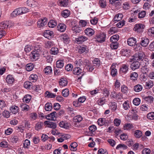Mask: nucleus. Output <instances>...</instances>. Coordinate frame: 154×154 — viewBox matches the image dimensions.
Segmentation results:
<instances>
[{
  "label": "nucleus",
  "mask_w": 154,
  "mask_h": 154,
  "mask_svg": "<svg viewBox=\"0 0 154 154\" xmlns=\"http://www.w3.org/2000/svg\"><path fill=\"white\" fill-rule=\"evenodd\" d=\"M41 49L42 47L40 45H37L34 47L33 49L29 54L30 58L32 61H36L39 58L40 56L39 52Z\"/></svg>",
  "instance_id": "1"
},
{
  "label": "nucleus",
  "mask_w": 154,
  "mask_h": 154,
  "mask_svg": "<svg viewBox=\"0 0 154 154\" xmlns=\"http://www.w3.org/2000/svg\"><path fill=\"white\" fill-rule=\"evenodd\" d=\"M106 37V33L104 32H101L96 34L94 39L96 43H102L105 41Z\"/></svg>",
  "instance_id": "2"
},
{
  "label": "nucleus",
  "mask_w": 154,
  "mask_h": 154,
  "mask_svg": "<svg viewBox=\"0 0 154 154\" xmlns=\"http://www.w3.org/2000/svg\"><path fill=\"white\" fill-rule=\"evenodd\" d=\"M129 65L128 64H122L119 69V72L121 75L125 74L129 71Z\"/></svg>",
  "instance_id": "3"
},
{
  "label": "nucleus",
  "mask_w": 154,
  "mask_h": 154,
  "mask_svg": "<svg viewBox=\"0 0 154 154\" xmlns=\"http://www.w3.org/2000/svg\"><path fill=\"white\" fill-rule=\"evenodd\" d=\"M145 55L143 52H140L135 53L134 56V60L140 62L145 57Z\"/></svg>",
  "instance_id": "4"
},
{
  "label": "nucleus",
  "mask_w": 154,
  "mask_h": 154,
  "mask_svg": "<svg viewBox=\"0 0 154 154\" xmlns=\"http://www.w3.org/2000/svg\"><path fill=\"white\" fill-rule=\"evenodd\" d=\"M88 39L87 37L81 35L78 36L77 38H75V42L78 44L82 43L85 41H86Z\"/></svg>",
  "instance_id": "5"
},
{
  "label": "nucleus",
  "mask_w": 154,
  "mask_h": 154,
  "mask_svg": "<svg viewBox=\"0 0 154 154\" xmlns=\"http://www.w3.org/2000/svg\"><path fill=\"white\" fill-rule=\"evenodd\" d=\"M86 98L85 96L80 97L78 99V100L73 101V104L75 106H79L80 105V103H84L86 100Z\"/></svg>",
  "instance_id": "6"
},
{
  "label": "nucleus",
  "mask_w": 154,
  "mask_h": 154,
  "mask_svg": "<svg viewBox=\"0 0 154 154\" xmlns=\"http://www.w3.org/2000/svg\"><path fill=\"white\" fill-rule=\"evenodd\" d=\"M145 28V26L142 23H138L135 24L134 28V30L139 33L142 32Z\"/></svg>",
  "instance_id": "7"
},
{
  "label": "nucleus",
  "mask_w": 154,
  "mask_h": 154,
  "mask_svg": "<svg viewBox=\"0 0 154 154\" xmlns=\"http://www.w3.org/2000/svg\"><path fill=\"white\" fill-rule=\"evenodd\" d=\"M140 65V62L134 60L133 62L130 65V68L133 70H135L139 68Z\"/></svg>",
  "instance_id": "8"
},
{
  "label": "nucleus",
  "mask_w": 154,
  "mask_h": 154,
  "mask_svg": "<svg viewBox=\"0 0 154 154\" xmlns=\"http://www.w3.org/2000/svg\"><path fill=\"white\" fill-rule=\"evenodd\" d=\"M131 51L130 50L125 48L122 49L120 53L122 56L129 57L131 55Z\"/></svg>",
  "instance_id": "9"
},
{
  "label": "nucleus",
  "mask_w": 154,
  "mask_h": 154,
  "mask_svg": "<svg viewBox=\"0 0 154 154\" xmlns=\"http://www.w3.org/2000/svg\"><path fill=\"white\" fill-rule=\"evenodd\" d=\"M149 42V40L148 38L146 37H143L141 38L140 44L143 47H146L147 46Z\"/></svg>",
  "instance_id": "10"
},
{
  "label": "nucleus",
  "mask_w": 154,
  "mask_h": 154,
  "mask_svg": "<svg viewBox=\"0 0 154 154\" xmlns=\"http://www.w3.org/2000/svg\"><path fill=\"white\" fill-rule=\"evenodd\" d=\"M11 112L13 114H16L19 111V107L15 104H12L9 108Z\"/></svg>",
  "instance_id": "11"
},
{
  "label": "nucleus",
  "mask_w": 154,
  "mask_h": 154,
  "mask_svg": "<svg viewBox=\"0 0 154 154\" xmlns=\"http://www.w3.org/2000/svg\"><path fill=\"white\" fill-rule=\"evenodd\" d=\"M44 123L46 125V127L48 128L55 129L57 127L56 123L53 122L46 121L44 122Z\"/></svg>",
  "instance_id": "12"
},
{
  "label": "nucleus",
  "mask_w": 154,
  "mask_h": 154,
  "mask_svg": "<svg viewBox=\"0 0 154 154\" xmlns=\"http://www.w3.org/2000/svg\"><path fill=\"white\" fill-rule=\"evenodd\" d=\"M56 112L55 111L52 112L46 116V119L49 120L54 121L56 119Z\"/></svg>",
  "instance_id": "13"
},
{
  "label": "nucleus",
  "mask_w": 154,
  "mask_h": 154,
  "mask_svg": "<svg viewBox=\"0 0 154 154\" xmlns=\"http://www.w3.org/2000/svg\"><path fill=\"white\" fill-rule=\"evenodd\" d=\"M47 19L45 17L40 20L38 21V26L40 28L42 27L47 24Z\"/></svg>",
  "instance_id": "14"
},
{
  "label": "nucleus",
  "mask_w": 154,
  "mask_h": 154,
  "mask_svg": "<svg viewBox=\"0 0 154 154\" xmlns=\"http://www.w3.org/2000/svg\"><path fill=\"white\" fill-rule=\"evenodd\" d=\"M71 29L74 34H78L82 31V28L80 27L78 25L73 27Z\"/></svg>",
  "instance_id": "15"
},
{
  "label": "nucleus",
  "mask_w": 154,
  "mask_h": 154,
  "mask_svg": "<svg viewBox=\"0 0 154 154\" xmlns=\"http://www.w3.org/2000/svg\"><path fill=\"white\" fill-rule=\"evenodd\" d=\"M21 8H19L15 9L11 13V15L12 17H14L16 16L22 14Z\"/></svg>",
  "instance_id": "16"
},
{
  "label": "nucleus",
  "mask_w": 154,
  "mask_h": 154,
  "mask_svg": "<svg viewBox=\"0 0 154 154\" xmlns=\"http://www.w3.org/2000/svg\"><path fill=\"white\" fill-rule=\"evenodd\" d=\"M14 81L15 79L11 75H8L6 78V82L9 85H12L14 82Z\"/></svg>",
  "instance_id": "17"
},
{
  "label": "nucleus",
  "mask_w": 154,
  "mask_h": 154,
  "mask_svg": "<svg viewBox=\"0 0 154 154\" xmlns=\"http://www.w3.org/2000/svg\"><path fill=\"white\" fill-rule=\"evenodd\" d=\"M84 32L85 34L88 36H92L95 33L94 30L91 28H86L84 30Z\"/></svg>",
  "instance_id": "18"
},
{
  "label": "nucleus",
  "mask_w": 154,
  "mask_h": 154,
  "mask_svg": "<svg viewBox=\"0 0 154 154\" xmlns=\"http://www.w3.org/2000/svg\"><path fill=\"white\" fill-rule=\"evenodd\" d=\"M137 43L136 39L133 37L129 38L127 40L128 45L131 46H134Z\"/></svg>",
  "instance_id": "19"
},
{
  "label": "nucleus",
  "mask_w": 154,
  "mask_h": 154,
  "mask_svg": "<svg viewBox=\"0 0 154 154\" xmlns=\"http://www.w3.org/2000/svg\"><path fill=\"white\" fill-rule=\"evenodd\" d=\"M66 26L63 23H60L58 24L57 28L58 31L60 32H63L66 30Z\"/></svg>",
  "instance_id": "20"
},
{
  "label": "nucleus",
  "mask_w": 154,
  "mask_h": 154,
  "mask_svg": "<svg viewBox=\"0 0 154 154\" xmlns=\"http://www.w3.org/2000/svg\"><path fill=\"white\" fill-rule=\"evenodd\" d=\"M61 39L66 44H68L70 41L68 35L66 34H64L61 36Z\"/></svg>",
  "instance_id": "21"
},
{
  "label": "nucleus",
  "mask_w": 154,
  "mask_h": 154,
  "mask_svg": "<svg viewBox=\"0 0 154 154\" xmlns=\"http://www.w3.org/2000/svg\"><path fill=\"white\" fill-rule=\"evenodd\" d=\"M23 86L25 88L28 89H34L32 83L28 81H26L24 82Z\"/></svg>",
  "instance_id": "22"
},
{
  "label": "nucleus",
  "mask_w": 154,
  "mask_h": 154,
  "mask_svg": "<svg viewBox=\"0 0 154 154\" xmlns=\"http://www.w3.org/2000/svg\"><path fill=\"white\" fill-rule=\"evenodd\" d=\"M54 32L53 31L47 30L45 31L43 34L44 36L46 38L49 39L53 36Z\"/></svg>",
  "instance_id": "23"
},
{
  "label": "nucleus",
  "mask_w": 154,
  "mask_h": 154,
  "mask_svg": "<svg viewBox=\"0 0 154 154\" xmlns=\"http://www.w3.org/2000/svg\"><path fill=\"white\" fill-rule=\"evenodd\" d=\"M59 126L65 129H68L69 127L70 124L66 121H62L59 123Z\"/></svg>",
  "instance_id": "24"
},
{
  "label": "nucleus",
  "mask_w": 154,
  "mask_h": 154,
  "mask_svg": "<svg viewBox=\"0 0 154 154\" xmlns=\"http://www.w3.org/2000/svg\"><path fill=\"white\" fill-rule=\"evenodd\" d=\"M82 72V69L80 67H75L72 70V73L75 75H79Z\"/></svg>",
  "instance_id": "25"
},
{
  "label": "nucleus",
  "mask_w": 154,
  "mask_h": 154,
  "mask_svg": "<svg viewBox=\"0 0 154 154\" xmlns=\"http://www.w3.org/2000/svg\"><path fill=\"white\" fill-rule=\"evenodd\" d=\"M89 51L88 47L86 45H82L79 47V52L80 53L88 52Z\"/></svg>",
  "instance_id": "26"
},
{
  "label": "nucleus",
  "mask_w": 154,
  "mask_h": 154,
  "mask_svg": "<svg viewBox=\"0 0 154 154\" xmlns=\"http://www.w3.org/2000/svg\"><path fill=\"white\" fill-rule=\"evenodd\" d=\"M69 25L71 29L74 26H77V20L74 19H71L68 20Z\"/></svg>",
  "instance_id": "27"
},
{
  "label": "nucleus",
  "mask_w": 154,
  "mask_h": 154,
  "mask_svg": "<svg viewBox=\"0 0 154 154\" xmlns=\"http://www.w3.org/2000/svg\"><path fill=\"white\" fill-rule=\"evenodd\" d=\"M43 71L46 75H51L52 73V68L50 66H47L44 69Z\"/></svg>",
  "instance_id": "28"
},
{
  "label": "nucleus",
  "mask_w": 154,
  "mask_h": 154,
  "mask_svg": "<svg viewBox=\"0 0 154 154\" xmlns=\"http://www.w3.org/2000/svg\"><path fill=\"white\" fill-rule=\"evenodd\" d=\"M60 85L62 87L66 86L68 83L67 80L66 78H61L59 82Z\"/></svg>",
  "instance_id": "29"
},
{
  "label": "nucleus",
  "mask_w": 154,
  "mask_h": 154,
  "mask_svg": "<svg viewBox=\"0 0 154 154\" xmlns=\"http://www.w3.org/2000/svg\"><path fill=\"white\" fill-rule=\"evenodd\" d=\"M77 143L75 142H74L71 143L69 146V148L71 151H75L77 150Z\"/></svg>",
  "instance_id": "30"
},
{
  "label": "nucleus",
  "mask_w": 154,
  "mask_h": 154,
  "mask_svg": "<svg viewBox=\"0 0 154 154\" xmlns=\"http://www.w3.org/2000/svg\"><path fill=\"white\" fill-rule=\"evenodd\" d=\"M122 0H109V2L112 5H114L116 6L121 5V2Z\"/></svg>",
  "instance_id": "31"
},
{
  "label": "nucleus",
  "mask_w": 154,
  "mask_h": 154,
  "mask_svg": "<svg viewBox=\"0 0 154 154\" xmlns=\"http://www.w3.org/2000/svg\"><path fill=\"white\" fill-rule=\"evenodd\" d=\"M57 25V23L55 20H51L48 23V26L51 28H53L55 27Z\"/></svg>",
  "instance_id": "32"
},
{
  "label": "nucleus",
  "mask_w": 154,
  "mask_h": 154,
  "mask_svg": "<svg viewBox=\"0 0 154 154\" xmlns=\"http://www.w3.org/2000/svg\"><path fill=\"white\" fill-rule=\"evenodd\" d=\"M75 66L77 67H80L83 64V62L81 59H77L74 62Z\"/></svg>",
  "instance_id": "33"
},
{
  "label": "nucleus",
  "mask_w": 154,
  "mask_h": 154,
  "mask_svg": "<svg viewBox=\"0 0 154 154\" xmlns=\"http://www.w3.org/2000/svg\"><path fill=\"white\" fill-rule=\"evenodd\" d=\"M70 14V11L69 10H65L62 11L61 15L63 17L67 18L69 16Z\"/></svg>",
  "instance_id": "34"
},
{
  "label": "nucleus",
  "mask_w": 154,
  "mask_h": 154,
  "mask_svg": "<svg viewBox=\"0 0 154 154\" xmlns=\"http://www.w3.org/2000/svg\"><path fill=\"white\" fill-rule=\"evenodd\" d=\"M26 3L27 5L30 7H35L36 5V2L33 0H28Z\"/></svg>",
  "instance_id": "35"
},
{
  "label": "nucleus",
  "mask_w": 154,
  "mask_h": 154,
  "mask_svg": "<svg viewBox=\"0 0 154 154\" xmlns=\"http://www.w3.org/2000/svg\"><path fill=\"white\" fill-rule=\"evenodd\" d=\"M119 38V36L118 35H114L111 37L110 40L112 42L117 43V42Z\"/></svg>",
  "instance_id": "36"
},
{
  "label": "nucleus",
  "mask_w": 154,
  "mask_h": 154,
  "mask_svg": "<svg viewBox=\"0 0 154 154\" xmlns=\"http://www.w3.org/2000/svg\"><path fill=\"white\" fill-rule=\"evenodd\" d=\"M34 66L32 63L27 64L26 66V69L28 71H32L34 68Z\"/></svg>",
  "instance_id": "37"
},
{
  "label": "nucleus",
  "mask_w": 154,
  "mask_h": 154,
  "mask_svg": "<svg viewBox=\"0 0 154 154\" xmlns=\"http://www.w3.org/2000/svg\"><path fill=\"white\" fill-rule=\"evenodd\" d=\"M31 99V96L29 94L25 95L23 99V102L25 103L29 102Z\"/></svg>",
  "instance_id": "38"
},
{
  "label": "nucleus",
  "mask_w": 154,
  "mask_h": 154,
  "mask_svg": "<svg viewBox=\"0 0 154 154\" xmlns=\"http://www.w3.org/2000/svg\"><path fill=\"white\" fill-rule=\"evenodd\" d=\"M109 107L112 111H114L117 109V104L116 102L110 103H109Z\"/></svg>",
  "instance_id": "39"
},
{
  "label": "nucleus",
  "mask_w": 154,
  "mask_h": 154,
  "mask_svg": "<svg viewBox=\"0 0 154 154\" xmlns=\"http://www.w3.org/2000/svg\"><path fill=\"white\" fill-rule=\"evenodd\" d=\"M38 79V76L36 74H32L29 77V80L31 81L32 82H35Z\"/></svg>",
  "instance_id": "40"
},
{
  "label": "nucleus",
  "mask_w": 154,
  "mask_h": 154,
  "mask_svg": "<svg viewBox=\"0 0 154 154\" xmlns=\"http://www.w3.org/2000/svg\"><path fill=\"white\" fill-rule=\"evenodd\" d=\"M56 67L59 68H62L64 66L63 61L62 60H59L56 63Z\"/></svg>",
  "instance_id": "41"
},
{
  "label": "nucleus",
  "mask_w": 154,
  "mask_h": 154,
  "mask_svg": "<svg viewBox=\"0 0 154 154\" xmlns=\"http://www.w3.org/2000/svg\"><path fill=\"white\" fill-rule=\"evenodd\" d=\"M130 3L129 2H126L123 3L122 5V8L124 10H127L130 8Z\"/></svg>",
  "instance_id": "42"
},
{
  "label": "nucleus",
  "mask_w": 154,
  "mask_h": 154,
  "mask_svg": "<svg viewBox=\"0 0 154 154\" xmlns=\"http://www.w3.org/2000/svg\"><path fill=\"white\" fill-rule=\"evenodd\" d=\"M20 107L22 110L23 111H28L30 108L29 106L28 105L25 103L21 104L20 106Z\"/></svg>",
  "instance_id": "43"
},
{
  "label": "nucleus",
  "mask_w": 154,
  "mask_h": 154,
  "mask_svg": "<svg viewBox=\"0 0 154 154\" xmlns=\"http://www.w3.org/2000/svg\"><path fill=\"white\" fill-rule=\"evenodd\" d=\"M140 65L142 66H144L148 65L149 64V61L148 60V59L145 58L142 59V60L140 61Z\"/></svg>",
  "instance_id": "44"
},
{
  "label": "nucleus",
  "mask_w": 154,
  "mask_h": 154,
  "mask_svg": "<svg viewBox=\"0 0 154 154\" xmlns=\"http://www.w3.org/2000/svg\"><path fill=\"white\" fill-rule=\"evenodd\" d=\"M143 87L140 85L137 84L135 85L134 88V91L136 92H139L142 90Z\"/></svg>",
  "instance_id": "45"
},
{
  "label": "nucleus",
  "mask_w": 154,
  "mask_h": 154,
  "mask_svg": "<svg viewBox=\"0 0 154 154\" xmlns=\"http://www.w3.org/2000/svg\"><path fill=\"white\" fill-rule=\"evenodd\" d=\"M138 77L137 73L135 72L131 73L130 76L131 79L133 81L136 80Z\"/></svg>",
  "instance_id": "46"
},
{
  "label": "nucleus",
  "mask_w": 154,
  "mask_h": 154,
  "mask_svg": "<svg viewBox=\"0 0 154 154\" xmlns=\"http://www.w3.org/2000/svg\"><path fill=\"white\" fill-rule=\"evenodd\" d=\"M106 102V100L104 97L101 98L97 100L98 104L100 106H103Z\"/></svg>",
  "instance_id": "47"
},
{
  "label": "nucleus",
  "mask_w": 154,
  "mask_h": 154,
  "mask_svg": "<svg viewBox=\"0 0 154 154\" xmlns=\"http://www.w3.org/2000/svg\"><path fill=\"white\" fill-rule=\"evenodd\" d=\"M142 135V133L140 130H136L134 132V136L137 138H140Z\"/></svg>",
  "instance_id": "48"
},
{
  "label": "nucleus",
  "mask_w": 154,
  "mask_h": 154,
  "mask_svg": "<svg viewBox=\"0 0 154 154\" xmlns=\"http://www.w3.org/2000/svg\"><path fill=\"white\" fill-rule=\"evenodd\" d=\"M93 65L97 67H99L100 65V61L98 58H95L93 61Z\"/></svg>",
  "instance_id": "49"
},
{
  "label": "nucleus",
  "mask_w": 154,
  "mask_h": 154,
  "mask_svg": "<svg viewBox=\"0 0 154 154\" xmlns=\"http://www.w3.org/2000/svg\"><path fill=\"white\" fill-rule=\"evenodd\" d=\"M128 91V88L126 85H123L121 86V91L123 94H127Z\"/></svg>",
  "instance_id": "50"
},
{
  "label": "nucleus",
  "mask_w": 154,
  "mask_h": 154,
  "mask_svg": "<svg viewBox=\"0 0 154 154\" xmlns=\"http://www.w3.org/2000/svg\"><path fill=\"white\" fill-rule=\"evenodd\" d=\"M123 17L122 14L121 13H119L116 14L114 18L115 21H119L121 20Z\"/></svg>",
  "instance_id": "51"
},
{
  "label": "nucleus",
  "mask_w": 154,
  "mask_h": 154,
  "mask_svg": "<svg viewBox=\"0 0 154 154\" xmlns=\"http://www.w3.org/2000/svg\"><path fill=\"white\" fill-rule=\"evenodd\" d=\"M8 26V22L7 21H3L0 23V28L2 29L7 28Z\"/></svg>",
  "instance_id": "52"
},
{
  "label": "nucleus",
  "mask_w": 154,
  "mask_h": 154,
  "mask_svg": "<svg viewBox=\"0 0 154 154\" xmlns=\"http://www.w3.org/2000/svg\"><path fill=\"white\" fill-rule=\"evenodd\" d=\"M106 120L105 118H100L97 121L98 124L99 125L102 126L105 125L106 123Z\"/></svg>",
  "instance_id": "53"
},
{
  "label": "nucleus",
  "mask_w": 154,
  "mask_h": 154,
  "mask_svg": "<svg viewBox=\"0 0 154 154\" xmlns=\"http://www.w3.org/2000/svg\"><path fill=\"white\" fill-rule=\"evenodd\" d=\"M50 52L51 54L56 55L58 53V50L57 48L53 47L51 48Z\"/></svg>",
  "instance_id": "54"
},
{
  "label": "nucleus",
  "mask_w": 154,
  "mask_h": 154,
  "mask_svg": "<svg viewBox=\"0 0 154 154\" xmlns=\"http://www.w3.org/2000/svg\"><path fill=\"white\" fill-rule=\"evenodd\" d=\"M123 107L125 110L128 109L130 107L129 101L128 100L125 101L123 104Z\"/></svg>",
  "instance_id": "55"
},
{
  "label": "nucleus",
  "mask_w": 154,
  "mask_h": 154,
  "mask_svg": "<svg viewBox=\"0 0 154 154\" xmlns=\"http://www.w3.org/2000/svg\"><path fill=\"white\" fill-rule=\"evenodd\" d=\"M111 69V74L112 76H115L117 73V69L115 68H113V66L112 65L110 67Z\"/></svg>",
  "instance_id": "56"
},
{
  "label": "nucleus",
  "mask_w": 154,
  "mask_h": 154,
  "mask_svg": "<svg viewBox=\"0 0 154 154\" xmlns=\"http://www.w3.org/2000/svg\"><path fill=\"white\" fill-rule=\"evenodd\" d=\"M73 121L75 122H79L82 120V117L80 115H78L74 117Z\"/></svg>",
  "instance_id": "57"
},
{
  "label": "nucleus",
  "mask_w": 154,
  "mask_h": 154,
  "mask_svg": "<svg viewBox=\"0 0 154 154\" xmlns=\"http://www.w3.org/2000/svg\"><path fill=\"white\" fill-rule=\"evenodd\" d=\"M52 104L51 103H47L45 105V109L46 111H51L52 109Z\"/></svg>",
  "instance_id": "58"
},
{
  "label": "nucleus",
  "mask_w": 154,
  "mask_h": 154,
  "mask_svg": "<svg viewBox=\"0 0 154 154\" xmlns=\"http://www.w3.org/2000/svg\"><path fill=\"white\" fill-rule=\"evenodd\" d=\"M128 148L127 146L123 144H120L118 145L116 147V149H126Z\"/></svg>",
  "instance_id": "59"
},
{
  "label": "nucleus",
  "mask_w": 154,
  "mask_h": 154,
  "mask_svg": "<svg viewBox=\"0 0 154 154\" xmlns=\"http://www.w3.org/2000/svg\"><path fill=\"white\" fill-rule=\"evenodd\" d=\"M30 145V141L26 139L23 143V147L24 148L28 149Z\"/></svg>",
  "instance_id": "60"
},
{
  "label": "nucleus",
  "mask_w": 154,
  "mask_h": 154,
  "mask_svg": "<svg viewBox=\"0 0 154 154\" xmlns=\"http://www.w3.org/2000/svg\"><path fill=\"white\" fill-rule=\"evenodd\" d=\"M146 89H149L153 86V82L150 80L146 83Z\"/></svg>",
  "instance_id": "61"
},
{
  "label": "nucleus",
  "mask_w": 154,
  "mask_h": 154,
  "mask_svg": "<svg viewBox=\"0 0 154 154\" xmlns=\"http://www.w3.org/2000/svg\"><path fill=\"white\" fill-rule=\"evenodd\" d=\"M142 66V67L141 68V71L142 72L146 73L149 71V69L148 65H143V66Z\"/></svg>",
  "instance_id": "62"
},
{
  "label": "nucleus",
  "mask_w": 154,
  "mask_h": 154,
  "mask_svg": "<svg viewBox=\"0 0 154 154\" xmlns=\"http://www.w3.org/2000/svg\"><path fill=\"white\" fill-rule=\"evenodd\" d=\"M147 33L149 36H153L154 35V27L148 29Z\"/></svg>",
  "instance_id": "63"
},
{
  "label": "nucleus",
  "mask_w": 154,
  "mask_h": 154,
  "mask_svg": "<svg viewBox=\"0 0 154 154\" xmlns=\"http://www.w3.org/2000/svg\"><path fill=\"white\" fill-rule=\"evenodd\" d=\"M151 151L148 148H144L141 151V154H150Z\"/></svg>",
  "instance_id": "64"
}]
</instances>
